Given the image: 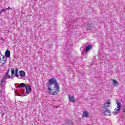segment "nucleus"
I'll list each match as a JSON object with an SVG mask.
<instances>
[{
	"label": "nucleus",
	"instance_id": "obj_18",
	"mask_svg": "<svg viewBox=\"0 0 125 125\" xmlns=\"http://www.w3.org/2000/svg\"><path fill=\"white\" fill-rule=\"evenodd\" d=\"M5 11H6V10L5 9H2L0 11V15L2 13V12H4Z\"/></svg>",
	"mask_w": 125,
	"mask_h": 125
},
{
	"label": "nucleus",
	"instance_id": "obj_9",
	"mask_svg": "<svg viewBox=\"0 0 125 125\" xmlns=\"http://www.w3.org/2000/svg\"><path fill=\"white\" fill-rule=\"evenodd\" d=\"M20 76L21 77H24L26 75V73L23 70H21L19 72Z\"/></svg>",
	"mask_w": 125,
	"mask_h": 125
},
{
	"label": "nucleus",
	"instance_id": "obj_2",
	"mask_svg": "<svg viewBox=\"0 0 125 125\" xmlns=\"http://www.w3.org/2000/svg\"><path fill=\"white\" fill-rule=\"evenodd\" d=\"M110 105H111V101H108L104 104V106L101 109V112L103 115H104V116L111 115V111L108 110V108Z\"/></svg>",
	"mask_w": 125,
	"mask_h": 125
},
{
	"label": "nucleus",
	"instance_id": "obj_14",
	"mask_svg": "<svg viewBox=\"0 0 125 125\" xmlns=\"http://www.w3.org/2000/svg\"><path fill=\"white\" fill-rule=\"evenodd\" d=\"M17 73H18V69L17 68L16 69L15 71V77L18 78V77H19V75H18V74Z\"/></svg>",
	"mask_w": 125,
	"mask_h": 125
},
{
	"label": "nucleus",
	"instance_id": "obj_6",
	"mask_svg": "<svg viewBox=\"0 0 125 125\" xmlns=\"http://www.w3.org/2000/svg\"><path fill=\"white\" fill-rule=\"evenodd\" d=\"M91 48H92V46H91V45H89L86 47L85 52H86V53H87V52H88V51H89V50H90Z\"/></svg>",
	"mask_w": 125,
	"mask_h": 125
},
{
	"label": "nucleus",
	"instance_id": "obj_5",
	"mask_svg": "<svg viewBox=\"0 0 125 125\" xmlns=\"http://www.w3.org/2000/svg\"><path fill=\"white\" fill-rule=\"evenodd\" d=\"M7 57L6 56H3L2 55V61H3V63L1 64V66H3V65H4L6 62V60H7Z\"/></svg>",
	"mask_w": 125,
	"mask_h": 125
},
{
	"label": "nucleus",
	"instance_id": "obj_7",
	"mask_svg": "<svg viewBox=\"0 0 125 125\" xmlns=\"http://www.w3.org/2000/svg\"><path fill=\"white\" fill-rule=\"evenodd\" d=\"M25 89H26V93L27 94H30V93H31V87L30 86H26L25 87Z\"/></svg>",
	"mask_w": 125,
	"mask_h": 125
},
{
	"label": "nucleus",
	"instance_id": "obj_13",
	"mask_svg": "<svg viewBox=\"0 0 125 125\" xmlns=\"http://www.w3.org/2000/svg\"><path fill=\"white\" fill-rule=\"evenodd\" d=\"M112 84H114L115 86H117L119 84V82L117 80L113 79Z\"/></svg>",
	"mask_w": 125,
	"mask_h": 125
},
{
	"label": "nucleus",
	"instance_id": "obj_10",
	"mask_svg": "<svg viewBox=\"0 0 125 125\" xmlns=\"http://www.w3.org/2000/svg\"><path fill=\"white\" fill-rule=\"evenodd\" d=\"M82 116L83 117H85V118H87V117L89 116V113H88V112L85 111L83 112Z\"/></svg>",
	"mask_w": 125,
	"mask_h": 125
},
{
	"label": "nucleus",
	"instance_id": "obj_8",
	"mask_svg": "<svg viewBox=\"0 0 125 125\" xmlns=\"http://www.w3.org/2000/svg\"><path fill=\"white\" fill-rule=\"evenodd\" d=\"M86 29H87V30H92L94 29V27H93L92 24H88L86 26Z\"/></svg>",
	"mask_w": 125,
	"mask_h": 125
},
{
	"label": "nucleus",
	"instance_id": "obj_17",
	"mask_svg": "<svg viewBox=\"0 0 125 125\" xmlns=\"http://www.w3.org/2000/svg\"><path fill=\"white\" fill-rule=\"evenodd\" d=\"M24 86H25V84L21 83V84H19V87L21 88V87H24Z\"/></svg>",
	"mask_w": 125,
	"mask_h": 125
},
{
	"label": "nucleus",
	"instance_id": "obj_3",
	"mask_svg": "<svg viewBox=\"0 0 125 125\" xmlns=\"http://www.w3.org/2000/svg\"><path fill=\"white\" fill-rule=\"evenodd\" d=\"M9 71H7L6 74L3 77L2 80H1V84L0 86L2 88V89H4L5 86V81L7 80V79H9L10 78V75H9Z\"/></svg>",
	"mask_w": 125,
	"mask_h": 125
},
{
	"label": "nucleus",
	"instance_id": "obj_16",
	"mask_svg": "<svg viewBox=\"0 0 125 125\" xmlns=\"http://www.w3.org/2000/svg\"><path fill=\"white\" fill-rule=\"evenodd\" d=\"M11 72L12 74L11 78H13V74H14V69H11Z\"/></svg>",
	"mask_w": 125,
	"mask_h": 125
},
{
	"label": "nucleus",
	"instance_id": "obj_15",
	"mask_svg": "<svg viewBox=\"0 0 125 125\" xmlns=\"http://www.w3.org/2000/svg\"><path fill=\"white\" fill-rule=\"evenodd\" d=\"M0 63H2V54L0 52Z\"/></svg>",
	"mask_w": 125,
	"mask_h": 125
},
{
	"label": "nucleus",
	"instance_id": "obj_11",
	"mask_svg": "<svg viewBox=\"0 0 125 125\" xmlns=\"http://www.w3.org/2000/svg\"><path fill=\"white\" fill-rule=\"evenodd\" d=\"M69 99L71 102H75V98L74 96H71V95H68Z\"/></svg>",
	"mask_w": 125,
	"mask_h": 125
},
{
	"label": "nucleus",
	"instance_id": "obj_1",
	"mask_svg": "<svg viewBox=\"0 0 125 125\" xmlns=\"http://www.w3.org/2000/svg\"><path fill=\"white\" fill-rule=\"evenodd\" d=\"M48 90L51 95H56L60 92L59 83L56 81V79L52 78L48 81Z\"/></svg>",
	"mask_w": 125,
	"mask_h": 125
},
{
	"label": "nucleus",
	"instance_id": "obj_19",
	"mask_svg": "<svg viewBox=\"0 0 125 125\" xmlns=\"http://www.w3.org/2000/svg\"><path fill=\"white\" fill-rule=\"evenodd\" d=\"M9 9H12L10 7H8L7 8L5 9L6 10H9Z\"/></svg>",
	"mask_w": 125,
	"mask_h": 125
},
{
	"label": "nucleus",
	"instance_id": "obj_4",
	"mask_svg": "<svg viewBox=\"0 0 125 125\" xmlns=\"http://www.w3.org/2000/svg\"><path fill=\"white\" fill-rule=\"evenodd\" d=\"M117 107L114 109V111L113 112V114L114 115H117L119 114L121 111V103L119 102H116Z\"/></svg>",
	"mask_w": 125,
	"mask_h": 125
},
{
	"label": "nucleus",
	"instance_id": "obj_12",
	"mask_svg": "<svg viewBox=\"0 0 125 125\" xmlns=\"http://www.w3.org/2000/svg\"><path fill=\"white\" fill-rule=\"evenodd\" d=\"M5 56L8 57H10V51L9 50H7L5 53Z\"/></svg>",
	"mask_w": 125,
	"mask_h": 125
}]
</instances>
